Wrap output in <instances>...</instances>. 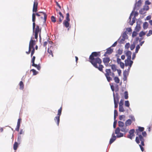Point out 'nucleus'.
Segmentation results:
<instances>
[{
    "mask_svg": "<svg viewBox=\"0 0 152 152\" xmlns=\"http://www.w3.org/2000/svg\"><path fill=\"white\" fill-rule=\"evenodd\" d=\"M35 52V49L34 48H33V49H32L31 53V56H32L34 54V53Z\"/></svg>",
    "mask_w": 152,
    "mask_h": 152,
    "instance_id": "nucleus-53",
    "label": "nucleus"
},
{
    "mask_svg": "<svg viewBox=\"0 0 152 152\" xmlns=\"http://www.w3.org/2000/svg\"><path fill=\"white\" fill-rule=\"evenodd\" d=\"M144 128L143 127H139L138 129L136 130V133L138 136L136 137L135 141L136 142L139 144L140 142V141L141 142L142 145H145V140L143 137H145L147 135V133L145 131L143 132Z\"/></svg>",
    "mask_w": 152,
    "mask_h": 152,
    "instance_id": "nucleus-2",
    "label": "nucleus"
},
{
    "mask_svg": "<svg viewBox=\"0 0 152 152\" xmlns=\"http://www.w3.org/2000/svg\"><path fill=\"white\" fill-rule=\"evenodd\" d=\"M51 19L52 22L53 23H55L56 21V18L54 17L53 16H51Z\"/></svg>",
    "mask_w": 152,
    "mask_h": 152,
    "instance_id": "nucleus-30",
    "label": "nucleus"
},
{
    "mask_svg": "<svg viewBox=\"0 0 152 152\" xmlns=\"http://www.w3.org/2000/svg\"><path fill=\"white\" fill-rule=\"evenodd\" d=\"M105 75L106 77L107 81L108 82H110L112 80V78L110 76L112 77H114L115 74L111 72V70L110 69H106L105 70Z\"/></svg>",
    "mask_w": 152,
    "mask_h": 152,
    "instance_id": "nucleus-5",
    "label": "nucleus"
},
{
    "mask_svg": "<svg viewBox=\"0 0 152 152\" xmlns=\"http://www.w3.org/2000/svg\"><path fill=\"white\" fill-rule=\"evenodd\" d=\"M38 3L37 2H34V3L33 12H36L37 11Z\"/></svg>",
    "mask_w": 152,
    "mask_h": 152,
    "instance_id": "nucleus-13",
    "label": "nucleus"
},
{
    "mask_svg": "<svg viewBox=\"0 0 152 152\" xmlns=\"http://www.w3.org/2000/svg\"><path fill=\"white\" fill-rule=\"evenodd\" d=\"M18 144L17 142H15L13 145V149L16 151L18 148Z\"/></svg>",
    "mask_w": 152,
    "mask_h": 152,
    "instance_id": "nucleus-24",
    "label": "nucleus"
},
{
    "mask_svg": "<svg viewBox=\"0 0 152 152\" xmlns=\"http://www.w3.org/2000/svg\"><path fill=\"white\" fill-rule=\"evenodd\" d=\"M116 124H117V121H115L114 123H113V127L114 128H115L116 126Z\"/></svg>",
    "mask_w": 152,
    "mask_h": 152,
    "instance_id": "nucleus-52",
    "label": "nucleus"
},
{
    "mask_svg": "<svg viewBox=\"0 0 152 152\" xmlns=\"http://www.w3.org/2000/svg\"><path fill=\"white\" fill-rule=\"evenodd\" d=\"M143 8L146 11L149 10V7L148 5H145Z\"/></svg>",
    "mask_w": 152,
    "mask_h": 152,
    "instance_id": "nucleus-44",
    "label": "nucleus"
},
{
    "mask_svg": "<svg viewBox=\"0 0 152 152\" xmlns=\"http://www.w3.org/2000/svg\"><path fill=\"white\" fill-rule=\"evenodd\" d=\"M142 2L141 0H139L138 1L137 3H136V5L138 7H140L141 5Z\"/></svg>",
    "mask_w": 152,
    "mask_h": 152,
    "instance_id": "nucleus-34",
    "label": "nucleus"
},
{
    "mask_svg": "<svg viewBox=\"0 0 152 152\" xmlns=\"http://www.w3.org/2000/svg\"><path fill=\"white\" fill-rule=\"evenodd\" d=\"M145 32H143V31H141L139 33V36L140 37H142L143 36L145 35Z\"/></svg>",
    "mask_w": 152,
    "mask_h": 152,
    "instance_id": "nucleus-37",
    "label": "nucleus"
},
{
    "mask_svg": "<svg viewBox=\"0 0 152 152\" xmlns=\"http://www.w3.org/2000/svg\"><path fill=\"white\" fill-rule=\"evenodd\" d=\"M47 44H48V42L47 41L45 42H44L43 45L44 47L46 46L47 45Z\"/></svg>",
    "mask_w": 152,
    "mask_h": 152,
    "instance_id": "nucleus-63",
    "label": "nucleus"
},
{
    "mask_svg": "<svg viewBox=\"0 0 152 152\" xmlns=\"http://www.w3.org/2000/svg\"><path fill=\"white\" fill-rule=\"evenodd\" d=\"M117 62L118 64H119L121 62V59L118 58H117Z\"/></svg>",
    "mask_w": 152,
    "mask_h": 152,
    "instance_id": "nucleus-58",
    "label": "nucleus"
},
{
    "mask_svg": "<svg viewBox=\"0 0 152 152\" xmlns=\"http://www.w3.org/2000/svg\"><path fill=\"white\" fill-rule=\"evenodd\" d=\"M138 33L137 31H134L132 34V37H134L137 36Z\"/></svg>",
    "mask_w": 152,
    "mask_h": 152,
    "instance_id": "nucleus-35",
    "label": "nucleus"
},
{
    "mask_svg": "<svg viewBox=\"0 0 152 152\" xmlns=\"http://www.w3.org/2000/svg\"><path fill=\"white\" fill-rule=\"evenodd\" d=\"M151 16L150 15H149L148 16H147L146 18L145 19V20H151Z\"/></svg>",
    "mask_w": 152,
    "mask_h": 152,
    "instance_id": "nucleus-41",
    "label": "nucleus"
},
{
    "mask_svg": "<svg viewBox=\"0 0 152 152\" xmlns=\"http://www.w3.org/2000/svg\"><path fill=\"white\" fill-rule=\"evenodd\" d=\"M127 35L125 32L123 33L122 35L123 38L124 39V40L127 38Z\"/></svg>",
    "mask_w": 152,
    "mask_h": 152,
    "instance_id": "nucleus-38",
    "label": "nucleus"
},
{
    "mask_svg": "<svg viewBox=\"0 0 152 152\" xmlns=\"http://www.w3.org/2000/svg\"><path fill=\"white\" fill-rule=\"evenodd\" d=\"M32 66L36 67L38 70H40L41 69L40 65V64L37 65L35 63L32 64Z\"/></svg>",
    "mask_w": 152,
    "mask_h": 152,
    "instance_id": "nucleus-19",
    "label": "nucleus"
},
{
    "mask_svg": "<svg viewBox=\"0 0 152 152\" xmlns=\"http://www.w3.org/2000/svg\"><path fill=\"white\" fill-rule=\"evenodd\" d=\"M118 115L117 111L116 110H115L114 111V118L115 119L116 116H117Z\"/></svg>",
    "mask_w": 152,
    "mask_h": 152,
    "instance_id": "nucleus-36",
    "label": "nucleus"
},
{
    "mask_svg": "<svg viewBox=\"0 0 152 152\" xmlns=\"http://www.w3.org/2000/svg\"><path fill=\"white\" fill-rule=\"evenodd\" d=\"M101 56L100 52H92L89 57L90 62L96 68H97L100 71L104 72L103 69L104 66L101 64L102 61L99 58Z\"/></svg>",
    "mask_w": 152,
    "mask_h": 152,
    "instance_id": "nucleus-1",
    "label": "nucleus"
},
{
    "mask_svg": "<svg viewBox=\"0 0 152 152\" xmlns=\"http://www.w3.org/2000/svg\"><path fill=\"white\" fill-rule=\"evenodd\" d=\"M139 12L140 14L143 15L146 13V11L142 8L140 10Z\"/></svg>",
    "mask_w": 152,
    "mask_h": 152,
    "instance_id": "nucleus-23",
    "label": "nucleus"
},
{
    "mask_svg": "<svg viewBox=\"0 0 152 152\" xmlns=\"http://www.w3.org/2000/svg\"><path fill=\"white\" fill-rule=\"evenodd\" d=\"M128 72L126 70H125L123 72V75L124 76H127L128 75Z\"/></svg>",
    "mask_w": 152,
    "mask_h": 152,
    "instance_id": "nucleus-45",
    "label": "nucleus"
},
{
    "mask_svg": "<svg viewBox=\"0 0 152 152\" xmlns=\"http://www.w3.org/2000/svg\"><path fill=\"white\" fill-rule=\"evenodd\" d=\"M123 100L122 99H121L120 102L119 103V106H123Z\"/></svg>",
    "mask_w": 152,
    "mask_h": 152,
    "instance_id": "nucleus-51",
    "label": "nucleus"
},
{
    "mask_svg": "<svg viewBox=\"0 0 152 152\" xmlns=\"http://www.w3.org/2000/svg\"><path fill=\"white\" fill-rule=\"evenodd\" d=\"M126 30L128 32H130L132 31L131 28H127Z\"/></svg>",
    "mask_w": 152,
    "mask_h": 152,
    "instance_id": "nucleus-60",
    "label": "nucleus"
},
{
    "mask_svg": "<svg viewBox=\"0 0 152 152\" xmlns=\"http://www.w3.org/2000/svg\"><path fill=\"white\" fill-rule=\"evenodd\" d=\"M114 80L115 82L116 83H118L120 82V80L119 78L117 77H114Z\"/></svg>",
    "mask_w": 152,
    "mask_h": 152,
    "instance_id": "nucleus-26",
    "label": "nucleus"
},
{
    "mask_svg": "<svg viewBox=\"0 0 152 152\" xmlns=\"http://www.w3.org/2000/svg\"><path fill=\"white\" fill-rule=\"evenodd\" d=\"M36 15L34 13H33L32 15V21L33 22H35L36 20Z\"/></svg>",
    "mask_w": 152,
    "mask_h": 152,
    "instance_id": "nucleus-29",
    "label": "nucleus"
},
{
    "mask_svg": "<svg viewBox=\"0 0 152 152\" xmlns=\"http://www.w3.org/2000/svg\"><path fill=\"white\" fill-rule=\"evenodd\" d=\"M116 136L115 135L114 133L112 134V137L110 139L109 143L110 144L113 142L116 139Z\"/></svg>",
    "mask_w": 152,
    "mask_h": 152,
    "instance_id": "nucleus-15",
    "label": "nucleus"
},
{
    "mask_svg": "<svg viewBox=\"0 0 152 152\" xmlns=\"http://www.w3.org/2000/svg\"><path fill=\"white\" fill-rule=\"evenodd\" d=\"M152 34V30H149L148 33L146 35L147 37H149Z\"/></svg>",
    "mask_w": 152,
    "mask_h": 152,
    "instance_id": "nucleus-43",
    "label": "nucleus"
},
{
    "mask_svg": "<svg viewBox=\"0 0 152 152\" xmlns=\"http://www.w3.org/2000/svg\"><path fill=\"white\" fill-rule=\"evenodd\" d=\"M20 126L19 125H17V127L16 128V131L18 132L19 131V128Z\"/></svg>",
    "mask_w": 152,
    "mask_h": 152,
    "instance_id": "nucleus-61",
    "label": "nucleus"
},
{
    "mask_svg": "<svg viewBox=\"0 0 152 152\" xmlns=\"http://www.w3.org/2000/svg\"><path fill=\"white\" fill-rule=\"evenodd\" d=\"M113 51V49H112L111 47L108 48L107 49V51L104 54V56H107V54L110 55Z\"/></svg>",
    "mask_w": 152,
    "mask_h": 152,
    "instance_id": "nucleus-11",
    "label": "nucleus"
},
{
    "mask_svg": "<svg viewBox=\"0 0 152 152\" xmlns=\"http://www.w3.org/2000/svg\"><path fill=\"white\" fill-rule=\"evenodd\" d=\"M38 12L39 13V14H42L44 15L45 21H46L47 17L46 13L43 12Z\"/></svg>",
    "mask_w": 152,
    "mask_h": 152,
    "instance_id": "nucleus-22",
    "label": "nucleus"
},
{
    "mask_svg": "<svg viewBox=\"0 0 152 152\" xmlns=\"http://www.w3.org/2000/svg\"><path fill=\"white\" fill-rule=\"evenodd\" d=\"M117 42H115L112 45V47H115L116 45L117 44Z\"/></svg>",
    "mask_w": 152,
    "mask_h": 152,
    "instance_id": "nucleus-64",
    "label": "nucleus"
},
{
    "mask_svg": "<svg viewBox=\"0 0 152 152\" xmlns=\"http://www.w3.org/2000/svg\"><path fill=\"white\" fill-rule=\"evenodd\" d=\"M130 118L132 121H135V119L134 116H131L130 117Z\"/></svg>",
    "mask_w": 152,
    "mask_h": 152,
    "instance_id": "nucleus-56",
    "label": "nucleus"
},
{
    "mask_svg": "<svg viewBox=\"0 0 152 152\" xmlns=\"http://www.w3.org/2000/svg\"><path fill=\"white\" fill-rule=\"evenodd\" d=\"M36 24L35 22H33V32L34 33L35 38L37 39L38 38V35L39 33V36H40V34L41 32V28L39 27V26L38 25L36 26L35 28Z\"/></svg>",
    "mask_w": 152,
    "mask_h": 152,
    "instance_id": "nucleus-4",
    "label": "nucleus"
},
{
    "mask_svg": "<svg viewBox=\"0 0 152 152\" xmlns=\"http://www.w3.org/2000/svg\"><path fill=\"white\" fill-rule=\"evenodd\" d=\"M110 61V58L108 57L104 58L103 59V61L106 66H108V63Z\"/></svg>",
    "mask_w": 152,
    "mask_h": 152,
    "instance_id": "nucleus-10",
    "label": "nucleus"
},
{
    "mask_svg": "<svg viewBox=\"0 0 152 152\" xmlns=\"http://www.w3.org/2000/svg\"><path fill=\"white\" fill-rule=\"evenodd\" d=\"M135 47V46L134 44H132L130 46V49L131 50H133Z\"/></svg>",
    "mask_w": 152,
    "mask_h": 152,
    "instance_id": "nucleus-49",
    "label": "nucleus"
},
{
    "mask_svg": "<svg viewBox=\"0 0 152 152\" xmlns=\"http://www.w3.org/2000/svg\"><path fill=\"white\" fill-rule=\"evenodd\" d=\"M69 17V13H67L66 14V19L64 20L63 23L64 26L66 28H68L70 24L69 22L70 21V19Z\"/></svg>",
    "mask_w": 152,
    "mask_h": 152,
    "instance_id": "nucleus-6",
    "label": "nucleus"
},
{
    "mask_svg": "<svg viewBox=\"0 0 152 152\" xmlns=\"http://www.w3.org/2000/svg\"><path fill=\"white\" fill-rule=\"evenodd\" d=\"M110 87L111 90L113 92H114L115 90L114 86L113 85H111Z\"/></svg>",
    "mask_w": 152,
    "mask_h": 152,
    "instance_id": "nucleus-62",
    "label": "nucleus"
},
{
    "mask_svg": "<svg viewBox=\"0 0 152 152\" xmlns=\"http://www.w3.org/2000/svg\"><path fill=\"white\" fill-rule=\"evenodd\" d=\"M135 10V9L134 8L133 10L132 11V13L130 15L129 17V19L130 20H131V16L132 15V13L134 12Z\"/></svg>",
    "mask_w": 152,
    "mask_h": 152,
    "instance_id": "nucleus-59",
    "label": "nucleus"
},
{
    "mask_svg": "<svg viewBox=\"0 0 152 152\" xmlns=\"http://www.w3.org/2000/svg\"><path fill=\"white\" fill-rule=\"evenodd\" d=\"M129 46L130 44L129 43H126L125 45V47L127 49L129 48Z\"/></svg>",
    "mask_w": 152,
    "mask_h": 152,
    "instance_id": "nucleus-48",
    "label": "nucleus"
},
{
    "mask_svg": "<svg viewBox=\"0 0 152 152\" xmlns=\"http://www.w3.org/2000/svg\"><path fill=\"white\" fill-rule=\"evenodd\" d=\"M119 100V98L118 97H115L114 95V103H115H115H118Z\"/></svg>",
    "mask_w": 152,
    "mask_h": 152,
    "instance_id": "nucleus-25",
    "label": "nucleus"
},
{
    "mask_svg": "<svg viewBox=\"0 0 152 152\" xmlns=\"http://www.w3.org/2000/svg\"><path fill=\"white\" fill-rule=\"evenodd\" d=\"M148 23L146 22H144L143 24V28L145 30L147 29L148 27Z\"/></svg>",
    "mask_w": 152,
    "mask_h": 152,
    "instance_id": "nucleus-18",
    "label": "nucleus"
},
{
    "mask_svg": "<svg viewBox=\"0 0 152 152\" xmlns=\"http://www.w3.org/2000/svg\"><path fill=\"white\" fill-rule=\"evenodd\" d=\"M111 68L114 71H115L116 70V66L114 64H113L111 65Z\"/></svg>",
    "mask_w": 152,
    "mask_h": 152,
    "instance_id": "nucleus-31",
    "label": "nucleus"
},
{
    "mask_svg": "<svg viewBox=\"0 0 152 152\" xmlns=\"http://www.w3.org/2000/svg\"><path fill=\"white\" fill-rule=\"evenodd\" d=\"M139 145L140 147L141 151H144V148L142 147V146H143V145H142V143H141V144H139ZM143 146L144 145H143Z\"/></svg>",
    "mask_w": 152,
    "mask_h": 152,
    "instance_id": "nucleus-47",
    "label": "nucleus"
},
{
    "mask_svg": "<svg viewBox=\"0 0 152 152\" xmlns=\"http://www.w3.org/2000/svg\"><path fill=\"white\" fill-rule=\"evenodd\" d=\"M31 71H32L33 72V75H37L38 73V72H37L34 69L31 70Z\"/></svg>",
    "mask_w": 152,
    "mask_h": 152,
    "instance_id": "nucleus-32",
    "label": "nucleus"
},
{
    "mask_svg": "<svg viewBox=\"0 0 152 152\" xmlns=\"http://www.w3.org/2000/svg\"><path fill=\"white\" fill-rule=\"evenodd\" d=\"M36 44V41L34 40H33V38H31L30 40L29 46L31 47V48H34V46Z\"/></svg>",
    "mask_w": 152,
    "mask_h": 152,
    "instance_id": "nucleus-14",
    "label": "nucleus"
},
{
    "mask_svg": "<svg viewBox=\"0 0 152 152\" xmlns=\"http://www.w3.org/2000/svg\"><path fill=\"white\" fill-rule=\"evenodd\" d=\"M125 116L124 115H120L119 116V119L120 120H123V121H125Z\"/></svg>",
    "mask_w": 152,
    "mask_h": 152,
    "instance_id": "nucleus-27",
    "label": "nucleus"
},
{
    "mask_svg": "<svg viewBox=\"0 0 152 152\" xmlns=\"http://www.w3.org/2000/svg\"><path fill=\"white\" fill-rule=\"evenodd\" d=\"M134 132L135 130L134 129L130 130L129 132V134L127 135V137L132 140V137L134 136Z\"/></svg>",
    "mask_w": 152,
    "mask_h": 152,
    "instance_id": "nucleus-9",
    "label": "nucleus"
},
{
    "mask_svg": "<svg viewBox=\"0 0 152 152\" xmlns=\"http://www.w3.org/2000/svg\"><path fill=\"white\" fill-rule=\"evenodd\" d=\"M21 120L20 118H19L18 119L17 122V125L20 126Z\"/></svg>",
    "mask_w": 152,
    "mask_h": 152,
    "instance_id": "nucleus-55",
    "label": "nucleus"
},
{
    "mask_svg": "<svg viewBox=\"0 0 152 152\" xmlns=\"http://www.w3.org/2000/svg\"><path fill=\"white\" fill-rule=\"evenodd\" d=\"M140 48V46L139 45H137L136 48V50L135 52L137 53L139 50Z\"/></svg>",
    "mask_w": 152,
    "mask_h": 152,
    "instance_id": "nucleus-42",
    "label": "nucleus"
},
{
    "mask_svg": "<svg viewBox=\"0 0 152 152\" xmlns=\"http://www.w3.org/2000/svg\"><path fill=\"white\" fill-rule=\"evenodd\" d=\"M118 124L119 127L116 128L115 130V133L117 134V137H120L123 136V134L120 132V131L125 133L128 131L129 129L126 128V126H124V123L122 121H119Z\"/></svg>",
    "mask_w": 152,
    "mask_h": 152,
    "instance_id": "nucleus-3",
    "label": "nucleus"
},
{
    "mask_svg": "<svg viewBox=\"0 0 152 152\" xmlns=\"http://www.w3.org/2000/svg\"><path fill=\"white\" fill-rule=\"evenodd\" d=\"M125 66H129L128 70L129 71L132 64L133 61H131V59H127L125 60Z\"/></svg>",
    "mask_w": 152,
    "mask_h": 152,
    "instance_id": "nucleus-8",
    "label": "nucleus"
},
{
    "mask_svg": "<svg viewBox=\"0 0 152 152\" xmlns=\"http://www.w3.org/2000/svg\"><path fill=\"white\" fill-rule=\"evenodd\" d=\"M132 54V52L130 51H128L126 52V56L127 57V59H131Z\"/></svg>",
    "mask_w": 152,
    "mask_h": 152,
    "instance_id": "nucleus-16",
    "label": "nucleus"
},
{
    "mask_svg": "<svg viewBox=\"0 0 152 152\" xmlns=\"http://www.w3.org/2000/svg\"><path fill=\"white\" fill-rule=\"evenodd\" d=\"M59 14L60 16L59 17L58 20L57 21V23L58 24H60L62 22L64 18V17L62 14L60 12H59Z\"/></svg>",
    "mask_w": 152,
    "mask_h": 152,
    "instance_id": "nucleus-12",
    "label": "nucleus"
},
{
    "mask_svg": "<svg viewBox=\"0 0 152 152\" xmlns=\"http://www.w3.org/2000/svg\"><path fill=\"white\" fill-rule=\"evenodd\" d=\"M121 67L123 69H124V64L123 62H121L119 64Z\"/></svg>",
    "mask_w": 152,
    "mask_h": 152,
    "instance_id": "nucleus-46",
    "label": "nucleus"
},
{
    "mask_svg": "<svg viewBox=\"0 0 152 152\" xmlns=\"http://www.w3.org/2000/svg\"><path fill=\"white\" fill-rule=\"evenodd\" d=\"M123 51L122 50L119 49L118 50V53L120 55L122 54Z\"/></svg>",
    "mask_w": 152,
    "mask_h": 152,
    "instance_id": "nucleus-54",
    "label": "nucleus"
},
{
    "mask_svg": "<svg viewBox=\"0 0 152 152\" xmlns=\"http://www.w3.org/2000/svg\"><path fill=\"white\" fill-rule=\"evenodd\" d=\"M145 4L147 5H150L151 4V2H150L149 1L147 0L145 1Z\"/></svg>",
    "mask_w": 152,
    "mask_h": 152,
    "instance_id": "nucleus-57",
    "label": "nucleus"
},
{
    "mask_svg": "<svg viewBox=\"0 0 152 152\" xmlns=\"http://www.w3.org/2000/svg\"><path fill=\"white\" fill-rule=\"evenodd\" d=\"M125 104L126 106L129 107L130 104L128 101H126L125 102Z\"/></svg>",
    "mask_w": 152,
    "mask_h": 152,
    "instance_id": "nucleus-40",
    "label": "nucleus"
},
{
    "mask_svg": "<svg viewBox=\"0 0 152 152\" xmlns=\"http://www.w3.org/2000/svg\"><path fill=\"white\" fill-rule=\"evenodd\" d=\"M20 86V89L21 90H23L24 88V85L23 82L22 81H20L19 83Z\"/></svg>",
    "mask_w": 152,
    "mask_h": 152,
    "instance_id": "nucleus-21",
    "label": "nucleus"
},
{
    "mask_svg": "<svg viewBox=\"0 0 152 152\" xmlns=\"http://www.w3.org/2000/svg\"><path fill=\"white\" fill-rule=\"evenodd\" d=\"M35 59V56H33L31 61V62L32 63V64H33V63H34Z\"/></svg>",
    "mask_w": 152,
    "mask_h": 152,
    "instance_id": "nucleus-50",
    "label": "nucleus"
},
{
    "mask_svg": "<svg viewBox=\"0 0 152 152\" xmlns=\"http://www.w3.org/2000/svg\"><path fill=\"white\" fill-rule=\"evenodd\" d=\"M119 111L120 112H124V110L123 106H119Z\"/></svg>",
    "mask_w": 152,
    "mask_h": 152,
    "instance_id": "nucleus-28",
    "label": "nucleus"
},
{
    "mask_svg": "<svg viewBox=\"0 0 152 152\" xmlns=\"http://www.w3.org/2000/svg\"><path fill=\"white\" fill-rule=\"evenodd\" d=\"M128 92L126 91L124 92V98L125 99H128Z\"/></svg>",
    "mask_w": 152,
    "mask_h": 152,
    "instance_id": "nucleus-33",
    "label": "nucleus"
},
{
    "mask_svg": "<svg viewBox=\"0 0 152 152\" xmlns=\"http://www.w3.org/2000/svg\"><path fill=\"white\" fill-rule=\"evenodd\" d=\"M140 28H141L140 27V26H137L136 27L135 30L136 31L138 32L139 31L140 29Z\"/></svg>",
    "mask_w": 152,
    "mask_h": 152,
    "instance_id": "nucleus-39",
    "label": "nucleus"
},
{
    "mask_svg": "<svg viewBox=\"0 0 152 152\" xmlns=\"http://www.w3.org/2000/svg\"><path fill=\"white\" fill-rule=\"evenodd\" d=\"M132 121L130 119H129L126 121L125 122V125L126 127L127 126H130L132 123Z\"/></svg>",
    "mask_w": 152,
    "mask_h": 152,
    "instance_id": "nucleus-17",
    "label": "nucleus"
},
{
    "mask_svg": "<svg viewBox=\"0 0 152 152\" xmlns=\"http://www.w3.org/2000/svg\"><path fill=\"white\" fill-rule=\"evenodd\" d=\"M62 107H61L58 110L57 116H56L54 118V120L57 123V125L59 126L60 122V118L61 114Z\"/></svg>",
    "mask_w": 152,
    "mask_h": 152,
    "instance_id": "nucleus-7",
    "label": "nucleus"
},
{
    "mask_svg": "<svg viewBox=\"0 0 152 152\" xmlns=\"http://www.w3.org/2000/svg\"><path fill=\"white\" fill-rule=\"evenodd\" d=\"M52 47H51L48 48V52L50 55H51L52 57H53V53L52 50Z\"/></svg>",
    "mask_w": 152,
    "mask_h": 152,
    "instance_id": "nucleus-20",
    "label": "nucleus"
}]
</instances>
